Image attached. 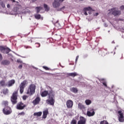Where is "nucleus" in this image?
<instances>
[{
    "instance_id": "17",
    "label": "nucleus",
    "mask_w": 124,
    "mask_h": 124,
    "mask_svg": "<svg viewBox=\"0 0 124 124\" xmlns=\"http://www.w3.org/2000/svg\"><path fill=\"white\" fill-rule=\"evenodd\" d=\"M40 102V98L37 97L33 101V104L34 105H36L37 104H38L39 102Z\"/></svg>"
},
{
    "instance_id": "12",
    "label": "nucleus",
    "mask_w": 124,
    "mask_h": 124,
    "mask_svg": "<svg viewBox=\"0 0 124 124\" xmlns=\"http://www.w3.org/2000/svg\"><path fill=\"white\" fill-rule=\"evenodd\" d=\"M87 119L83 116L79 117V120L78 121V124H86Z\"/></svg>"
},
{
    "instance_id": "49",
    "label": "nucleus",
    "mask_w": 124,
    "mask_h": 124,
    "mask_svg": "<svg viewBox=\"0 0 124 124\" xmlns=\"http://www.w3.org/2000/svg\"><path fill=\"white\" fill-rule=\"evenodd\" d=\"M41 19H42V20H43V18L42 17H41Z\"/></svg>"
},
{
    "instance_id": "41",
    "label": "nucleus",
    "mask_w": 124,
    "mask_h": 124,
    "mask_svg": "<svg viewBox=\"0 0 124 124\" xmlns=\"http://www.w3.org/2000/svg\"><path fill=\"white\" fill-rule=\"evenodd\" d=\"M2 60V56L1 54L0 53V61Z\"/></svg>"
},
{
    "instance_id": "27",
    "label": "nucleus",
    "mask_w": 124,
    "mask_h": 124,
    "mask_svg": "<svg viewBox=\"0 0 124 124\" xmlns=\"http://www.w3.org/2000/svg\"><path fill=\"white\" fill-rule=\"evenodd\" d=\"M3 105H4L5 107H7V105H8V102L7 101H3L2 102Z\"/></svg>"
},
{
    "instance_id": "29",
    "label": "nucleus",
    "mask_w": 124,
    "mask_h": 124,
    "mask_svg": "<svg viewBox=\"0 0 124 124\" xmlns=\"http://www.w3.org/2000/svg\"><path fill=\"white\" fill-rule=\"evenodd\" d=\"M36 9L37 10V13H39V12H40V10L42 9V8L38 7H37Z\"/></svg>"
},
{
    "instance_id": "10",
    "label": "nucleus",
    "mask_w": 124,
    "mask_h": 124,
    "mask_svg": "<svg viewBox=\"0 0 124 124\" xmlns=\"http://www.w3.org/2000/svg\"><path fill=\"white\" fill-rule=\"evenodd\" d=\"M59 2L60 1L59 0H54V1L52 3V6L54 8H59L61 6V3Z\"/></svg>"
},
{
    "instance_id": "24",
    "label": "nucleus",
    "mask_w": 124,
    "mask_h": 124,
    "mask_svg": "<svg viewBox=\"0 0 124 124\" xmlns=\"http://www.w3.org/2000/svg\"><path fill=\"white\" fill-rule=\"evenodd\" d=\"M35 19H37V20H39L40 18H41V16L39 14H36L34 15Z\"/></svg>"
},
{
    "instance_id": "23",
    "label": "nucleus",
    "mask_w": 124,
    "mask_h": 124,
    "mask_svg": "<svg viewBox=\"0 0 124 124\" xmlns=\"http://www.w3.org/2000/svg\"><path fill=\"white\" fill-rule=\"evenodd\" d=\"M78 106L79 109H85V106L83 105L82 104L79 103Z\"/></svg>"
},
{
    "instance_id": "45",
    "label": "nucleus",
    "mask_w": 124,
    "mask_h": 124,
    "mask_svg": "<svg viewBox=\"0 0 124 124\" xmlns=\"http://www.w3.org/2000/svg\"><path fill=\"white\" fill-rule=\"evenodd\" d=\"M31 67L34 68L35 69H37V68L34 67L33 66H31Z\"/></svg>"
},
{
    "instance_id": "33",
    "label": "nucleus",
    "mask_w": 124,
    "mask_h": 124,
    "mask_svg": "<svg viewBox=\"0 0 124 124\" xmlns=\"http://www.w3.org/2000/svg\"><path fill=\"white\" fill-rule=\"evenodd\" d=\"M27 98H28V96H27V95H24V96H23V100H26V99H27Z\"/></svg>"
},
{
    "instance_id": "48",
    "label": "nucleus",
    "mask_w": 124,
    "mask_h": 124,
    "mask_svg": "<svg viewBox=\"0 0 124 124\" xmlns=\"http://www.w3.org/2000/svg\"><path fill=\"white\" fill-rule=\"evenodd\" d=\"M12 0V1H13V2H15V0Z\"/></svg>"
},
{
    "instance_id": "51",
    "label": "nucleus",
    "mask_w": 124,
    "mask_h": 124,
    "mask_svg": "<svg viewBox=\"0 0 124 124\" xmlns=\"http://www.w3.org/2000/svg\"><path fill=\"white\" fill-rule=\"evenodd\" d=\"M92 0V1H93V0Z\"/></svg>"
},
{
    "instance_id": "21",
    "label": "nucleus",
    "mask_w": 124,
    "mask_h": 124,
    "mask_svg": "<svg viewBox=\"0 0 124 124\" xmlns=\"http://www.w3.org/2000/svg\"><path fill=\"white\" fill-rule=\"evenodd\" d=\"M68 76H71V77H75V76H77L78 74L77 73L75 72V73H70L68 74Z\"/></svg>"
},
{
    "instance_id": "50",
    "label": "nucleus",
    "mask_w": 124,
    "mask_h": 124,
    "mask_svg": "<svg viewBox=\"0 0 124 124\" xmlns=\"http://www.w3.org/2000/svg\"><path fill=\"white\" fill-rule=\"evenodd\" d=\"M6 51H7V50H5V52H6Z\"/></svg>"
},
{
    "instance_id": "36",
    "label": "nucleus",
    "mask_w": 124,
    "mask_h": 124,
    "mask_svg": "<svg viewBox=\"0 0 124 124\" xmlns=\"http://www.w3.org/2000/svg\"><path fill=\"white\" fill-rule=\"evenodd\" d=\"M103 85L107 88V83L106 82H104L102 83Z\"/></svg>"
},
{
    "instance_id": "14",
    "label": "nucleus",
    "mask_w": 124,
    "mask_h": 124,
    "mask_svg": "<svg viewBox=\"0 0 124 124\" xmlns=\"http://www.w3.org/2000/svg\"><path fill=\"white\" fill-rule=\"evenodd\" d=\"M91 11H93V9H92L91 7H87V8H84V14H85V15H86V16H87V15H88V13H89L90 14V13Z\"/></svg>"
},
{
    "instance_id": "15",
    "label": "nucleus",
    "mask_w": 124,
    "mask_h": 124,
    "mask_svg": "<svg viewBox=\"0 0 124 124\" xmlns=\"http://www.w3.org/2000/svg\"><path fill=\"white\" fill-rule=\"evenodd\" d=\"M15 84V80L14 79H12L11 80H9L7 84V87H8V88L10 87H12V86H13V85H14Z\"/></svg>"
},
{
    "instance_id": "47",
    "label": "nucleus",
    "mask_w": 124,
    "mask_h": 124,
    "mask_svg": "<svg viewBox=\"0 0 124 124\" xmlns=\"http://www.w3.org/2000/svg\"><path fill=\"white\" fill-rule=\"evenodd\" d=\"M64 8H65V7L63 6L61 8V9H64Z\"/></svg>"
},
{
    "instance_id": "26",
    "label": "nucleus",
    "mask_w": 124,
    "mask_h": 124,
    "mask_svg": "<svg viewBox=\"0 0 124 124\" xmlns=\"http://www.w3.org/2000/svg\"><path fill=\"white\" fill-rule=\"evenodd\" d=\"M44 6L46 11H49V9H50V8L48 7V5H47L46 4H45Z\"/></svg>"
},
{
    "instance_id": "52",
    "label": "nucleus",
    "mask_w": 124,
    "mask_h": 124,
    "mask_svg": "<svg viewBox=\"0 0 124 124\" xmlns=\"http://www.w3.org/2000/svg\"><path fill=\"white\" fill-rule=\"evenodd\" d=\"M81 0V1H82V0Z\"/></svg>"
},
{
    "instance_id": "9",
    "label": "nucleus",
    "mask_w": 124,
    "mask_h": 124,
    "mask_svg": "<svg viewBox=\"0 0 124 124\" xmlns=\"http://www.w3.org/2000/svg\"><path fill=\"white\" fill-rule=\"evenodd\" d=\"M3 112L4 115H9L11 114V108L8 107H6L3 109Z\"/></svg>"
},
{
    "instance_id": "44",
    "label": "nucleus",
    "mask_w": 124,
    "mask_h": 124,
    "mask_svg": "<svg viewBox=\"0 0 124 124\" xmlns=\"http://www.w3.org/2000/svg\"><path fill=\"white\" fill-rule=\"evenodd\" d=\"M64 0H59L60 2H62Z\"/></svg>"
},
{
    "instance_id": "34",
    "label": "nucleus",
    "mask_w": 124,
    "mask_h": 124,
    "mask_svg": "<svg viewBox=\"0 0 124 124\" xmlns=\"http://www.w3.org/2000/svg\"><path fill=\"white\" fill-rule=\"evenodd\" d=\"M43 68L44 69H46V70H49V68H48V67H46V66H43Z\"/></svg>"
},
{
    "instance_id": "38",
    "label": "nucleus",
    "mask_w": 124,
    "mask_h": 124,
    "mask_svg": "<svg viewBox=\"0 0 124 124\" xmlns=\"http://www.w3.org/2000/svg\"><path fill=\"white\" fill-rule=\"evenodd\" d=\"M78 59H79V56H77L76 59V62H77V61H78Z\"/></svg>"
},
{
    "instance_id": "19",
    "label": "nucleus",
    "mask_w": 124,
    "mask_h": 124,
    "mask_svg": "<svg viewBox=\"0 0 124 124\" xmlns=\"http://www.w3.org/2000/svg\"><path fill=\"white\" fill-rule=\"evenodd\" d=\"M41 115H42V112L39 111L38 112H35L33 114L34 117H41Z\"/></svg>"
},
{
    "instance_id": "1",
    "label": "nucleus",
    "mask_w": 124,
    "mask_h": 124,
    "mask_svg": "<svg viewBox=\"0 0 124 124\" xmlns=\"http://www.w3.org/2000/svg\"><path fill=\"white\" fill-rule=\"evenodd\" d=\"M48 94L49 95V99L46 100V103L49 104V105H54L55 103V92L54 91L51 90L48 92L47 91H45L41 93L42 97H45Z\"/></svg>"
},
{
    "instance_id": "6",
    "label": "nucleus",
    "mask_w": 124,
    "mask_h": 124,
    "mask_svg": "<svg viewBox=\"0 0 124 124\" xmlns=\"http://www.w3.org/2000/svg\"><path fill=\"white\" fill-rule=\"evenodd\" d=\"M0 51H1V53H4V54H8V53H9L11 50L8 47L0 46Z\"/></svg>"
},
{
    "instance_id": "8",
    "label": "nucleus",
    "mask_w": 124,
    "mask_h": 124,
    "mask_svg": "<svg viewBox=\"0 0 124 124\" xmlns=\"http://www.w3.org/2000/svg\"><path fill=\"white\" fill-rule=\"evenodd\" d=\"M118 120L120 123H124V114L121 110L118 111Z\"/></svg>"
},
{
    "instance_id": "7",
    "label": "nucleus",
    "mask_w": 124,
    "mask_h": 124,
    "mask_svg": "<svg viewBox=\"0 0 124 124\" xmlns=\"http://www.w3.org/2000/svg\"><path fill=\"white\" fill-rule=\"evenodd\" d=\"M95 114L94 109L93 108H88L87 111V115L88 117H93V115Z\"/></svg>"
},
{
    "instance_id": "46",
    "label": "nucleus",
    "mask_w": 124,
    "mask_h": 124,
    "mask_svg": "<svg viewBox=\"0 0 124 124\" xmlns=\"http://www.w3.org/2000/svg\"><path fill=\"white\" fill-rule=\"evenodd\" d=\"M105 79H104V78H102V79H101V81H105Z\"/></svg>"
},
{
    "instance_id": "43",
    "label": "nucleus",
    "mask_w": 124,
    "mask_h": 124,
    "mask_svg": "<svg viewBox=\"0 0 124 124\" xmlns=\"http://www.w3.org/2000/svg\"><path fill=\"white\" fill-rule=\"evenodd\" d=\"M98 16V13H95L94 15V16Z\"/></svg>"
},
{
    "instance_id": "28",
    "label": "nucleus",
    "mask_w": 124,
    "mask_h": 124,
    "mask_svg": "<svg viewBox=\"0 0 124 124\" xmlns=\"http://www.w3.org/2000/svg\"><path fill=\"white\" fill-rule=\"evenodd\" d=\"M8 89H5L3 91V93H4V94H7V93H8Z\"/></svg>"
},
{
    "instance_id": "25",
    "label": "nucleus",
    "mask_w": 124,
    "mask_h": 124,
    "mask_svg": "<svg viewBox=\"0 0 124 124\" xmlns=\"http://www.w3.org/2000/svg\"><path fill=\"white\" fill-rule=\"evenodd\" d=\"M7 14H10V15H17V12H15L13 11L10 13H7Z\"/></svg>"
},
{
    "instance_id": "2",
    "label": "nucleus",
    "mask_w": 124,
    "mask_h": 124,
    "mask_svg": "<svg viewBox=\"0 0 124 124\" xmlns=\"http://www.w3.org/2000/svg\"><path fill=\"white\" fill-rule=\"evenodd\" d=\"M114 15V16H119L121 15V11H119L116 8H113L109 10L108 12V16Z\"/></svg>"
},
{
    "instance_id": "42",
    "label": "nucleus",
    "mask_w": 124,
    "mask_h": 124,
    "mask_svg": "<svg viewBox=\"0 0 124 124\" xmlns=\"http://www.w3.org/2000/svg\"><path fill=\"white\" fill-rule=\"evenodd\" d=\"M7 6L8 8H10V5L9 4H8Z\"/></svg>"
},
{
    "instance_id": "22",
    "label": "nucleus",
    "mask_w": 124,
    "mask_h": 124,
    "mask_svg": "<svg viewBox=\"0 0 124 124\" xmlns=\"http://www.w3.org/2000/svg\"><path fill=\"white\" fill-rule=\"evenodd\" d=\"M86 105H91L92 104V100L90 99H87L85 101Z\"/></svg>"
},
{
    "instance_id": "3",
    "label": "nucleus",
    "mask_w": 124,
    "mask_h": 124,
    "mask_svg": "<svg viewBox=\"0 0 124 124\" xmlns=\"http://www.w3.org/2000/svg\"><path fill=\"white\" fill-rule=\"evenodd\" d=\"M35 89L36 86L34 84H31L28 87V89L26 93L28 95H32L35 93Z\"/></svg>"
},
{
    "instance_id": "31",
    "label": "nucleus",
    "mask_w": 124,
    "mask_h": 124,
    "mask_svg": "<svg viewBox=\"0 0 124 124\" xmlns=\"http://www.w3.org/2000/svg\"><path fill=\"white\" fill-rule=\"evenodd\" d=\"M0 84L1 86H5V82L3 80L1 81L0 82Z\"/></svg>"
},
{
    "instance_id": "5",
    "label": "nucleus",
    "mask_w": 124,
    "mask_h": 124,
    "mask_svg": "<svg viewBox=\"0 0 124 124\" xmlns=\"http://www.w3.org/2000/svg\"><path fill=\"white\" fill-rule=\"evenodd\" d=\"M27 85H28V81L27 80H24L20 83L19 85L20 93H24V90Z\"/></svg>"
},
{
    "instance_id": "13",
    "label": "nucleus",
    "mask_w": 124,
    "mask_h": 124,
    "mask_svg": "<svg viewBox=\"0 0 124 124\" xmlns=\"http://www.w3.org/2000/svg\"><path fill=\"white\" fill-rule=\"evenodd\" d=\"M67 108H71L73 106V101L71 100H68L66 102Z\"/></svg>"
},
{
    "instance_id": "39",
    "label": "nucleus",
    "mask_w": 124,
    "mask_h": 124,
    "mask_svg": "<svg viewBox=\"0 0 124 124\" xmlns=\"http://www.w3.org/2000/svg\"><path fill=\"white\" fill-rule=\"evenodd\" d=\"M19 115H21L22 116H23V115H25V112H21L19 114Z\"/></svg>"
},
{
    "instance_id": "40",
    "label": "nucleus",
    "mask_w": 124,
    "mask_h": 124,
    "mask_svg": "<svg viewBox=\"0 0 124 124\" xmlns=\"http://www.w3.org/2000/svg\"><path fill=\"white\" fill-rule=\"evenodd\" d=\"M22 67H23V65H20L19 66H18V68H19L20 69H21Z\"/></svg>"
},
{
    "instance_id": "30",
    "label": "nucleus",
    "mask_w": 124,
    "mask_h": 124,
    "mask_svg": "<svg viewBox=\"0 0 124 124\" xmlns=\"http://www.w3.org/2000/svg\"><path fill=\"white\" fill-rule=\"evenodd\" d=\"M100 124H109V123H108V122H107V121L104 120L101 122Z\"/></svg>"
},
{
    "instance_id": "35",
    "label": "nucleus",
    "mask_w": 124,
    "mask_h": 124,
    "mask_svg": "<svg viewBox=\"0 0 124 124\" xmlns=\"http://www.w3.org/2000/svg\"><path fill=\"white\" fill-rule=\"evenodd\" d=\"M120 9H121V10H124V5L121 6L120 7Z\"/></svg>"
},
{
    "instance_id": "4",
    "label": "nucleus",
    "mask_w": 124,
    "mask_h": 124,
    "mask_svg": "<svg viewBox=\"0 0 124 124\" xmlns=\"http://www.w3.org/2000/svg\"><path fill=\"white\" fill-rule=\"evenodd\" d=\"M18 97V92L15 91L13 93L12 96L11 97V101L13 104L17 103V98Z\"/></svg>"
},
{
    "instance_id": "11",
    "label": "nucleus",
    "mask_w": 124,
    "mask_h": 124,
    "mask_svg": "<svg viewBox=\"0 0 124 124\" xmlns=\"http://www.w3.org/2000/svg\"><path fill=\"white\" fill-rule=\"evenodd\" d=\"M26 106V105H24L23 103L20 102L17 104L16 106V108L18 109V110H23V109H24Z\"/></svg>"
},
{
    "instance_id": "37",
    "label": "nucleus",
    "mask_w": 124,
    "mask_h": 124,
    "mask_svg": "<svg viewBox=\"0 0 124 124\" xmlns=\"http://www.w3.org/2000/svg\"><path fill=\"white\" fill-rule=\"evenodd\" d=\"M17 62H20V63H22V62H22V61L20 59H18L17 60Z\"/></svg>"
},
{
    "instance_id": "20",
    "label": "nucleus",
    "mask_w": 124,
    "mask_h": 124,
    "mask_svg": "<svg viewBox=\"0 0 124 124\" xmlns=\"http://www.w3.org/2000/svg\"><path fill=\"white\" fill-rule=\"evenodd\" d=\"M71 92H72V93H78V90L76 88H72L70 89Z\"/></svg>"
},
{
    "instance_id": "18",
    "label": "nucleus",
    "mask_w": 124,
    "mask_h": 124,
    "mask_svg": "<svg viewBox=\"0 0 124 124\" xmlns=\"http://www.w3.org/2000/svg\"><path fill=\"white\" fill-rule=\"evenodd\" d=\"M10 64V62L7 60H3L1 62V64L3 65H8V64Z\"/></svg>"
},
{
    "instance_id": "16",
    "label": "nucleus",
    "mask_w": 124,
    "mask_h": 124,
    "mask_svg": "<svg viewBox=\"0 0 124 124\" xmlns=\"http://www.w3.org/2000/svg\"><path fill=\"white\" fill-rule=\"evenodd\" d=\"M43 116L42 118L43 119H46L47 118V115L49 114V112L48 111V109H46L43 111Z\"/></svg>"
},
{
    "instance_id": "32",
    "label": "nucleus",
    "mask_w": 124,
    "mask_h": 124,
    "mask_svg": "<svg viewBox=\"0 0 124 124\" xmlns=\"http://www.w3.org/2000/svg\"><path fill=\"white\" fill-rule=\"evenodd\" d=\"M0 5H1L2 7H3V8L4 7H5V5H4V4L3 3V2H2V1L0 2Z\"/></svg>"
}]
</instances>
